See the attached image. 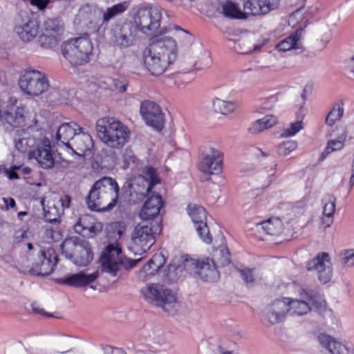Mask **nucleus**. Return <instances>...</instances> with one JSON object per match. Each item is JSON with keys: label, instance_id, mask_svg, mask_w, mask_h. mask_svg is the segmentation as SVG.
<instances>
[{"label": "nucleus", "instance_id": "nucleus-46", "mask_svg": "<svg viewBox=\"0 0 354 354\" xmlns=\"http://www.w3.org/2000/svg\"><path fill=\"white\" fill-rule=\"evenodd\" d=\"M183 258H184V259L182 261V264L179 265L182 266L183 270H185L190 274L196 277L201 261L190 258L188 255L183 257Z\"/></svg>", "mask_w": 354, "mask_h": 354}, {"label": "nucleus", "instance_id": "nucleus-37", "mask_svg": "<svg viewBox=\"0 0 354 354\" xmlns=\"http://www.w3.org/2000/svg\"><path fill=\"white\" fill-rule=\"evenodd\" d=\"M347 137V129L346 127L342 129V132L337 135V138L328 141L327 146L321 155V158L324 160L328 155L333 151L342 149Z\"/></svg>", "mask_w": 354, "mask_h": 354}, {"label": "nucleus", "instance_id": "nucleus-50", "mask_svg": "<svg viewBox=\"0 0 354 354\" xmlns=\"http://www.w3.org/2000/svg\"><path fill=\"white\" fill-rule=\"evenodd\" d=\"M124 168L126 169L131 165H135L138 161L133 151L130 148H126L122 153Z\"/></svg>", "mask_w": 354, "mask_h": 354}, {"label": "nucleus", "instance_id": "nucleus-42", "mask_svg": "<svg viewBox=\"0 0 354 354\" xmlns=\"http://www.w3.org/2000/svg\"><path fill=\"white\" fill-rule=\"evenodd\" d=\"M263 230L269 235L277 236L282 232L283 223L281 220L274 218L264 221L260 223Z\"/></svg>", "mask_w": 354, "mask_h": 354}, {"label": "nucleus", "instance_id": "nucleus-1", "mask_svg": "<svg viewBox=\"0 0 354 354\" xmlns=\"http://www.w3.org/2000/svg\"><path fill=\"white\" fill-rule=\"evenodd\" d=\"M162 19L160 7L140 8L134 17V23L116 24L112 29L111 41L120 48H127L135 44L138 30L146 35H153L159 28Z\"/></svg>", "mask_w": 354, "mask_h": 354}, {"label": "nucleus", "instance_id": "nucleus-17", "mask_svg": "<svg viewBox=\"0 0 354 354\" xmlns=\"http://www.w3.org/2000/svg\"><path fill=\"white\" fill-rule=\"evenodd\" d=\"M35 131L37 132L39 131L37 125L29 126L26 129L17 130V137L14 140L16 149L23 153H27L28 159H30L31 151H35L39 140L42 139L41 138L37 139L35 136H30V133H33Z\"/></svg>", "mask_w": 354, "mask_h": 354}, {"label": "nucleus", "instance_id": "nucleus-40", "mask_svg": "<svg viewBox=\"0 0 354 354\" xmlns=\"http://www.w3.org/2000/svg\"><path fill=\"white\" fill-rule=\"evenodd\" d=\"M183 268L179 265L169 263L166 269L164 270L161 277L162 281L166 284H171L178 281L181 277Z\"/></svg>", "mask_w": 354, "mask_h": 354}, {"label": "nucleus", "instance_id": "nucleus-28", "mask_svg": "<svg viewBox=\"0 0 354 354\" xmlns=\"http://www.w3.org/2000/svg\"><path fill=\"white\" fill-rule=\"evenodd\" d=\"M317 340L330 354H353L354 348L351 346L337 342L326 334H320Z\"/></svg>", "mask_w": 354, "mask_h": 354}, {"label": "nucleus", "instance_id": "nucleus-44", "mask_svg": "<svg viewBox=\"0 0 354 354\" xmlns=\"http://www.w3.org/2000/svg\"><path fill=\"white\" fill-rule=\"evenodd\" d=\"M236 107V105L233 102L225 101L218 98L213 100L214 110L223 115L233 112Z\"/></svg>", "mask_w": 354, "mask_h": 354}, {"label": "nucleus", "instance_id": "nucleus-33", "mask_svg": "<svg viewBox=\"0 0 354 354\" xmlns=\"http://www.w3.org/2000/svg\"><path fill=\"white\" fill-rule=\"evenodd\" d=\"M1 120L12 127H21L25 122L24 109L12 106L3 112Z\"/></svg>", "mask_w": 354, "mask_h": 354}, {"label": "nucleus", "instance_id": "nucleus-11", "mask_svg": "<svg viewBox=\"0 0 354 354\" xmlns=\"http://www.w3.org/2000/svg\"><path fill=\"white\" fill-rule=\"evenodd\" d=\"M300 299L286 298L288 305V313L292 315H303L313 309L316 304L317 292L313 289L301 288L299 291Z\"/></svg>", "mask_w": 354, "mask_h": 354}, {"label": "nucleus", "instance_id": "nucleus-3", "mask_svg": "<svg viewBox=\"0 0 354 354\" xmlns=\"http://www.w3.org/2000/svg\"><path fill=\"white\" fill-rule=\"evenodd\" d=\"M96 131L100 140L107 147L120 149L128 141L130 131L113 118H102L96 122Z\"/></svg>", "mask_w": 354, "mask_h": 354}, {"label": "nucleus", "instance_id": "nucleus-59", "mask_svg": "<svg viewBox=\"0 0 354 354\" xmlns=\"http://www.w3.org/2000/svg\"><path fill=\"white\" fill-rule=\"evenodd\" d=\"M248 131L252 134H257L263 131L261 127H260L259 120H255L250 124V127L248 128Z\"/></svg>", "mask_w": 354, "mask_h": 354}, {"label": "nucleus", "instance_id": "nucleus-2", "mask_svg": "<svg viewBox=\"0 0 354 354\" xmlns=\"http://www.w3.org/2000/svg\"><path fill=\"white\" fill-rule=\"evenodd\" d=\"M177 55L176 41L171 37L158 39L146 48L142 53L145 66L152 75H160Z\"/></svg>", "mask_w": 354, "mask_h": 354}, {"label": "nucleus", "instance_id": "nucleus-54", "mask_svg": "<svg viewBox=\"0 0 354 354\" xmlns=\"http://www.w3.org/2000/svg\"><path fill=\"white\" fill-rule=\"evenodd\" d=\"M258 120L262 131L271 128L277 123V118L272 115H266L263 118Z\"/></svg>", "mask_w": 354, "mask_h": 354}, {"label": "nucleus", "instance_id": "nucleus-7", "mask_svg": "<svg viewBox=\"0 0 354 354\" xmlns=\"http://www.w3.org/2000/svg\"><path fill=\"white\" fill-rule=\"evenodd\" d=\"M145 299L152 304L162 308L164 311L170 314L175 312L174 305L176 298L172 291L164 285L149 283L140 290Z\"/></svg>", "mask_w": 354, "mask_h": 354}, {"label": "nucleus", "instance_id": "nucleus-26", "mask_svg": "<svg viewBox=\"0 0 354 354\" xmlns=\"http://www.w3.org/2000/svg\"><path fill=\"white\" fill-rule=\"evenodd\" d=\"M98 276L97 271L90 274H86L83 271H81L59 279L57 282L60 284H65L75 288H82L93 283Z\"/></svg>", "mask_w": 354, "mask_h": 354}, {"label": "nucleus", "instance_id": "nucleus-5", "mask_svg": "<svg viewBox=\"0 0 354 354\" xmlns=\"http://www.w3.org/2000/svg\"><path fill=\"white\" fill-rule=\"evenodd\" d=\"M62 255L78 266H87L93 259L90 243L80 238L66 239L60 245Z\"/></svg>", "mask_w": 354, "mask_h": 354}, {"label": "nucleus", "instance_id": "nucleus-21", "mask_svg": "<svg viewBox=\"0 0 354 354\" xmlns=\"http://www.w3.org/2000/svg\"><path fill=\"white\" fill-rule=\"evenodd\" d=\"M223 153L209 147L204 154L199 165L201 171L207 174H218L222 171Z\"/></svg>", "mask_w": 354, "mask_h": 354}, {"label": "nucleus", "instance_id": "nucleus-60", "mask_svg": "<svg viewBox=\"0 0 354 354\" xmlns=\"http://www.w3.org/2000/svg\"><path fill=\"white\" fill-rule=\"evenodd\" d=\"M133 187V183L131 181H127L122 186V190L126 196H131Z\"/></svg>", "mask_w": 354, "mask_h": 354}, {"label": "nucleus", "instance_id": "nucleus-39", "mask_svg": "<svg viewBox=\"0 0 354 354\" xmlns=\"http://www.w3.org/2000/svg\"><path fill=\"white\" fill-rule=\"evenodd\" d=\"M344 103L342 100H339L335 102L331 110L326 116L325 124L333 128L337 121H339L344 113Z\"/></svg>", "mask_w": 354, "mask_h": 354}, {"label": "nucleus", "instance_id": "nucleus-34", "mask_svg": "<svg viewBox=\"0 0 354 354\" xmlns=\"http://www.w3.org/2000/svg\"><path fill=\"white\" fill-rule=\"evenodd\" d=\"M324 203L322 223L326 227H328L333 223V215L335 209L336 198L331 194H327L322 199Z\"/></svg>", "mask_w": 354, "mask_h": 354}, {"label": "nucleus", "instance_id": "nucleus-41", "mask_svg": "<svg viewBox=\"0 0 354 354\" xmlns=\"http://www.w3.org/2000/svg\"><path fill=\"white\" fill-rule=\"evenodd\" d=\"M42 205L45 221L50 223H59L63 209H60L54 203H48L46 206L42 203Z\"/></svg>", "mask_w": 354, "mask_h": 354}, {"label": "nucleus", "instance_id": "nucleus-29", "mask_svg": "<svg viewBox=\"0 0 354 354\" xmlns=\"http://www.w3.org/2000/svg\"><path fill=\"white\" fill-rule=\"evenodd\" d=\"M163 206L162 196L159 194L151 196L145 203L140 217L143 221H149L157 217Z\"/></svg>", "mask_w": 354, "mask_h": 354}, {"label": "nucleus", "instance_id": "nucleus-38", "mask_svg": "<svg viewBox=\"0 0 354 354\" xmlns=\"http://www.w3.org/2000/svg\"><path fill=\"white\" fill-rule=\"evenodd\" d=\"M128 6L129 3L127 1H123L107 8L106 10H103L102 8L99 9L100 15H102L101 25L107 24L114 17L124 12L127 10Z\"/></svg>", "mask_w": 354, "mask_h": 354}, {"label": "nucleus", "instance_id": "nucleus-6", "mask_svg": "<svg viewBox=\"0 0 354 354\" xmlns=\"http://www.w3.org/2000/svg\"><path fill=\"white\" fill-rule=\"evenodd\" d=\"M138 261L124 258L118 243H109L101 256L102 270L112 277H116L122 266L127 270L131 269Z\"/></svg>", "mask_w": 354, "mask_h": 354}, {"label": "nucleus", "instance_id": "nucleus-30", "mask_svg": "<svg viewBox=\"0 0 354 354\" xmlns=\"http://www.w3.org/2000/svg\"><path fill=\"white\" fill-rule=\"evenodd\" d=\"M165 263L166 257L162 252L154 254L140 270L139 277L143 280L149 279L156 274Z\"/></svg>", "mask_w": 354, "mask_h": 354}, {"label": "nucleus", "instance_id": "nucleus-16", "mask_svg": "<svg viewBox=\"0 0 354 354\" xmlns=\"http://www.w3.org/2000/svg\"><path fill=\"white\" fill-rule=\"evenodd\" d=\"M187 212L194 223L196 230L203 242L209 244L212 241V236L207 225V212L202 206L188 205Z\"/></svg>", "mask_w": 354, "mask_h": 354}, {"label": "nucleus", "instance_id": "nucleus-51", "mask_svg": "<svg viewBox=\"0 0 354 354\" xmlns=\"http://www.w3.org/2000/svg\"><path fill=\"white\" fill-rule=\"evenodd\" d=\"M297 147L296 141L288 140L283 142L278 147V153L281 156H286L291 151H294Z\"/></svg>", "mask_w": 354, "mask_h": 354}, {"label": "nucleus", "instance_id": "nucleus-55", "mask_svg": "<svg viewBox=\"0 0 354 354\" xmlns=\"http://www.w3.org/2000/svg\"><path fill=\"white\" fill-rule=\"evenodd\" d=\"M303 129L302 122L296 121L291 123L289 128L285 129L283 132V136L285 137H290L295 135L301 129Z\"/></svg>", "mask_w": 354, "mask_h": 354}, {"label": "nucleus", "instance_id": "nucleus-43", "mask_svg": "<svg viewBox=\"0 0 354 354\" xmlns=\"http://www.w3.org/2000/svg\"><path fill=\"white\" fill-rule=\"evenodd\" d=\"M212 260L215 261V263L218 266H225L229 265L231 262L230 254L228 249L222 246L215 250Z\"/></svg>", "mask_w": 354, "mask_h": 354}, {"label": "nucleus", "instance_id": "nucleus-22", "mask_svg": "<svg viewBox=\"0 0 354 354\" xmlns=\"http://www.w3.org/2000/svg\"><path fill=\"white\" fill-rule=\"evenodd\" d=\"M86 203L88 209L98 212H109L115 206V201H111L106 196L100 194L93 186L86 196Z\"/></svg>", "mask_w": 354, "mask_h": 354}, {"label": "nucleus", "instance_id": "nucleus-56", "mask_svg": "<svg viewBox=\"0 0 354 354\" xmlns=\"http://www.w3.org/2000/svg\"><path fill=\"white\" fill-rule=\"evenodd\" d=\"M21 168V166L14 165L11 167L10 169H7L4 165H3L2 171H3L8 178L10 180L19 179V174L17 173V171Z\"/></svg>", "mask_w": 354, "mask_h": 354}, {"label": "nucleus", "instance_id": "nucleus-64", "mask_svg": "<svg viewBox=\"0 0 354 354\" xmlns=\"http://www.w3.org/2000/svg\"><path fill=\"white\" fill-rule=\"evenodd\" d=\"M27 231L26 230H19L17 232L15 235V240L17 242L21 241L23 239L26 238Z\"/></svg>", "mask_w": 354, "mask_h": 354}, {"label": "nucleus", "instance_id": "nucleus-13", "mask_svg": "<svg viewBox=\"0 0 354 354\" xmlns=\"http://www.w3.org/2000/svg\"><path fill=\"white\" fill-rule=\"evenodd\" d=\"M308 271L316 270L318 279L322 283L329 282L333 277L332 263L327 252H320L306 263Z\"/></svg>", "mask_w": 354, "mask_h": 354}, {"label": "nucleus", "instance_id": "nucleus-25", "mask_svg": "<svg viewBox=\"0 0 354 354\" xmlns=\"http://www.w3.org/2000/svg\"><path fill=\"white\" fill-rule=\"evenodd\" d=\"M93 186L100 194L106 196L111 201H115V205L118 203L120 187L115 179L105 176L97 180Z\"/></svg>", "mask_w": 354, "mask_h": 354}, {"label": "nucleus", "instance_id": "nucleus-57", "mask_svg": "<svg viewBox=\"0 0 354 354\" xmlns=\"http://www.w3.org/2000/svg\"><path fill=\"white\" fill-rule=\"evenodd\" d=\"M252 269L239 270L240 275L246 283H253L254 281Z\"/></svg>", "mask_w": 354, "mask_h": 354}, {"label": "nucleus", "instance_id": "nucleus-49", "mask_svg": "<svg viewBox=\"0 0 354 354\" xmlns=\"http://www.w3.org/2000/svg\"><path fill=\"white\" fill-rule=\"evenodd\" d=\"M44 26L46 31L57 32L62 28L63 23L59 18H50L45 21Z\"/></svg>", "mask_w": 354, "mask_h": 354}, {"label": "nucleus", "instance_id": "nucleus-18", "mask_svg": "<svg viewBox=\"0 0 354 354\" xmlns=\"http://www.w3.org/2000/svg\"><path fill=\"white\" fill-rule=\"evenodd\" d=\"M94 142L91 136L86 132L79 131L76 136L73 138L66 151L71 154H75L80 157L91 156Z\"/></svg>", "mask_w": 354, "mask_h": 354}, {"label": "nucleus", "instance_id": "nucleus-4", "mask_svg": "<svg viewBox=\"0 0 354 354\" xmlns=\"http://www.w3.org/2000/svg\"><path fill=\"white\" fill-rule=\"evenodd\" d=\"M93 44L87 33L82 37L71 39L63 43L61 52L64 57L75 68L90 62Z\"/></svg>", "mask_w": 354, "mask_h": 354}, {"label": "nucleus", "instance_id": "nucleus-63", "mask_svg": "<svg viewBox=\"0 0 354 354\" xmlns=\"http://www.w3.org/2000/svg\"><path fill=\"white\" fill-rule=\"evenodd\" d=\"M6 209L14 208L16 206V202L13 198H3Z\"/></svg>", "mask_w": 354, "mask_h": 354}, {"label": "nucleus", "instance_id": "nucleus-62", "mask_svg": "<svg viewBox=\"0 0 354 354\" xmlns=\"http://www.w3.org/2000/svg\"><path fill=\"white\" fill-rule=\"evenodd\" d=\"M346 68L354 77V55L346 61Z\"/></svg>", "mask_w": 354, "mask_h": 354}, {"label": "nucleus", "instance_id": "nucleus-31", "mask_svg": "<svg viewBox=\"0 0 354 354\" xmlns=\"http://www.w3.org/2000/svg\"><path fill=\"white\" fill-rule=\"evenodd\" d=\"M102 230V224L95 221V218L89 214L82 215L75 225V230L78 233H84L88 231V236H93L100 232Z\"/></svg>", "mask_w": 354, "mask_h": 354}, {"label": "nucleus", "instance_id": "nucleus-58", "mask_svg": "<svg viewBox=\"0 0 354 354\" xmlns=\"http://www.w3.org/2000/svg\"><path fill=\"white\" fill-rule=\"evenodd\" d=\"M49 3L50 0H30L31 5L41 10L45 9Z\"/></svg>", "mask_w": 354, "mask_h": 354}, {"label": "nucleus", "instance_id": "nucleus-32", "mask_svg": "<svg viewBox=\"0 0 354 354\" xmlns=\"http://www.w3.org/2000/svg\"><path fill=\"white\" fill-rule=\"evenodd\" d=\"M218 267V266L214 260L207 258L205 260L201 261L196 277H200L204 281L214 282L220 277L219 272L217 270Z\"/></svg>", "mask_w": 354, "mask_h": 354}, {"label": "nucleus", "instance_id": "nucleus-53", "mask_svg": "<svg viewBox=\"0 0 354 354\" xmlns=\"http://www.w3.org/2000/svg\"><path fill=\"white\" fill-rule=\"evenodd\" d=\"M41 46L45 48H53L58 45V41L54 36L43 35L39 38Z\"/></svg>", "mask_w": 354, "mask_h": 354}, {"label": "nucleus", "instance_id": "nucleus-14", "mask_svg": "<svg viewBox=\"0 0 354 354\" xmlns=\"http://www.w3.org/2000/svg\"><path fill=\"white\" fill-rule=\"evenodd\" d=\"M140 112L147 125L160 131L165 125L164 114L154 102L145 100L141 102Z\"/></svg>", "mask_w": 354, "mask_h": 354}, {"label": "nucleus", "instance_id": "nucleus-12", "mask_svg": "<svg viewBox=\"0 0 354 354\" xmlns=\"http://www.w3.org/2000/svg\"><path fill=\"white\" fill-rule=\"evenodd\" d=\"M100 13L95 6L89 4L83 5L76 15L74 24L82 29L90 32L99 30Z\"/></svg>", "mask_w": 354, "mask_h": 354}, {"label": "nucleus", "instance_id": "nucleus-48", "mask_svg": "<svg viewBox=\"0 0 354 354\" xmlns=\"http://www.w3.org/2000/svg\"><path fill=\"white\" fill-rule=\"evenodd\" d=\"M298 38L297 35H290L279 42L276 48L279 51L286 52L293 48H297Z\"/></svg>", "mask_w": 354, "mask_h": 354}, {"label": "nucleus", "instance_id": "nucleus-23", "mask_svg": "<svg viewBox=\"0 0 354 354\" xmlns=\"http://www.w3.org/2000/svg\"><path fill=\"white\" fill-rule=\"evenodd\" d=\"M287 313H288V305L284 298L277 299L266 306L263 311V317L270 324L273 325L282 322Z\"/></svg>", "mask_w": 354, "mask_h": 354}, {"label": "nucleus", "instance_id": "nucleus-24", "mask_svg": "<svg viewBox=\"0 0 354 354\" xmlns=\"http://www.w3.org/2000/svg\"><path fill=\"white\" fill-rule=\"evenodd\" d=\"M82 129L80 125L74 122L63 123L57 129L55 136L56 144L59 147L64 146L66 150L70 147L73 138L76 136L79 131Z\"/></svg>", "mask_w": 354, "mask_h": 354}, {"label": "nucleus", "instance_id": "nucleus-45", "mask_svg": "<svg viewBox=\"0 0 354 354\" xmlns=\"http://www.w3.org/2000/svg\"><path fill=\"white\" fill-rule=\"evenodd\" d=\"M104 84L107 85L109 89L123 93L127 90L128 81L125 77H109L104 82Z\"/></svg>", "mask_w": 354, "mask_h": 354}, {"label": "nucleus", "instance_id": "nucleus-47", "mask_svg": "<svg viewBox=\"0 0 354 354\" xmlns=\"http://www.w3.org/2000/svg\"><path fill=\"white\" fill-rule=\"evenodd\" d=\"M143 174L146 180L149 181L147 192H149L156 185L160 183V179L156 175V169L152 167H146L143 169Z\"/></svg>", "mask_w": 354, "mask_h": 354}, {"label": "nucleus", "instance_id": "nucleus-9", "mask_svg": "<svg viewBox=\"0 0 354 354\" xmlns=\"http://www.w3.org/2000/svg\"><path fill=\"white\" fill-rule=\"evenodd\" d=\"M160 221H153L146 224L138 225L131 236L133 243L140 245L143 250H149L156 241V236L161 232Z\"/></svg>", "mask_w": 354, "mask_h": 354}, {"label": "nucleus", "instance_id": "nucleus-61", "mask_svg": "<svg viewBox=\"0 0 354 354\" xmlns=\"http://www.w3.org/2000/svg\"><path fill=\"white\" fill-rule=\"evenodd\" d=\"M71 201V198L70 196H68L67 194H66L63 197H62L59 200V202L61 203V206H62L61 209L64 210V208L69 207Z\"/></svg>", "mask_w": 354, "mask_h": 354}, {"label": "nucleus", "instance_id": "nucleus-36", "mask_svg": "<svg viewBox=\"0 0 354 354\" xmlns=\"http://www.w3.org/2000/svg\"><path fill=\"white\" fill-rule=\"evenodd\" d=\"M163 330L152 325L145 326L139 330V336L143 340H153L158 344H162L165 339L163 337Z\"/></svg>", "mask_w": 354, "mask_h": 354}, {"label": "nucleus", "instance_id": "nucleus-10", "mask_svg": "<svg viewBox=\"0 0 354 354\" xmlns=\"http://www.w3.org/2000/svg\"><path fill=\"white\" fill-rule=\"evenodd\" d=\"M39 21L35 14L26 10L19 12L16 19L15 32L24 42L35 38L39 32Z\"/></svg>", "mask_w": 354, "mask_h": 354}, {"label": "nucleus", "instance_id": "nucleus-52", "mask_svg": "<svg viewBox=\"0 0 354 354\" xmlns=\"http://www.w3.org/2000/svg\"><path fill=\"white\" fill-rule=\"evenodd\" d=\"M341 263L344 267L354 266V250H346L340 254Z\"/></svg>", "mask_w": 354, "mask_h": 354}, {"label": "nucleus", "instance_id": "nucleus-35", "mask_svg": "<svg viewBox=\"0 0 354 354\" xmlns=\"http://www.w3.org/2000/svg\"><path fill=\"white\" fill-rule=\"evenodd\" d=\"M222 13L225 17L234 19H245L251 15L250 10L244 9L242 11L236 3L232 1H227L223 5Z\"/></svg>", "mask_w": 354, "mask_h": 354}, {"label": "nucleus", "instance_id": "nucleus-20", "mask_svg": "<svg viewBox=\"0 0 354 354\" xmlns=\"http://www.w3.org/2000/svg\"><path fill=\"white\" fill-rule=\"evenodd\" d=\"M37 160L39 165L45 169H51L55 165V159L53 156L52 149L48 139L43 138L39 140L35 151H31L30 159Z\"/></svg>", "mask_w": 354, "mask_h": 354}, {"label": "nucleus", "instance_id": "nucleus-8", "mask_svg": "<svg viewBox=\"0 0 354 354\" xmlns=\"http://www.w3.org/2000/svg\"><path fill=\"white\" fill-rule=\"evenodd\" d=\"M19 85L27 95L38 96L47 91L49 82L44 73L37 70L28 69L21 75Z\"/></svg>", "mask_w": 354, "mask_h": 354}, {"label": "nucleus", "instance_id": "nucleus-15", "mask_svg": "<svg viewBox=\"0 0 354 354\" xmlns=\"http://www.w3.org/2000/svg\"><path fill=\"white\" fill-rule=\"evenodd\" d=\"M57 261L58 257L55 250H42L39 261L34 263L28 272L32 275L48 276L53 272Z\"/></svg>", "mask_w": 354, "mask_h": 354}, {"label": "nucleus", "instance_id": "nucleus-27", "mask_svg": "<svg viewBox=\"0 0 354 354\" xmlns=\"http://www.w3.org/2000/svg\"><path fill=\"white\" fill-rule=\"evenodd\" d=\"M279 0H252L245 1L243 8L250 10L251 15H263L278 8Z\"/></svg>", "mask_w": 354, "mask_h": 354}, {"label": "nucleus", "instance_id": "nucleus-19", "mask_svg": "<svg viewBox=\"0 0 354 354\" xmlns=\"http://www.w3.org/2000/svg\"><path fill=\"white\" fill-rule=\"evenodd\" d=\"M37 160L39 165L45 169H51L55 165V159L53 156L52 149L48 139L43 138L39 140L35 151H31L30 159Z\"/></svg>", "mask_w": 354, "mask_h": 354}]
</instances>
